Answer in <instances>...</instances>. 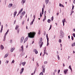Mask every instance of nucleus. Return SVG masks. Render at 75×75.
I'll list each match as a JSON object with an SVG mask.
<instances>
[{"mask_svg":"<svg viewBox=\"0 0 75 75\" xmlns=\"http://www.w3.org/2000/svg\"><path fill=\"white\" fill-rule=\"evenodd\" d=\"M35 34H36V33H35V32L32 33L31 32H30L29 33H28V36H27L26 38L24 40L23 42L24 44V43H25V42L26 41H27L28 37H29V38H34Z\"/></svg>","mask_w":75,"mask_h":75,"instance_id":"nucleus-1","label":"nucleus"},{"mask_svg":"<svg viewBox=\"0 0 75 75\" xmlns=\"http://www.w3.org/2000/svg\"><path fill=\"white\" fill-rule=\"evenodd\" d=\"M39 44L40 45V48H41V47H42V45L44 44L43 42H42V38H40V41L39 42Z\"/></svg>","mask_w":75,"mask_h":75,"instance_id":"nucleus-2","label":"nucleus"},{"mask_svg":"<svg viewBox=\"0 0 75 75\" xmlns=\"http://www.w3.org/2000/svg\"><path fill=\"white\" fill-rule=\"evenodd\" d=\"M21 49H19V51L20 52H21V51L22 52H24V47H23V45H22L21 46Z\"/></svg>","mask_w":75,"mask_h":75,"instance_id":"nucleus-3","label":"nucleus"},{"mask_svg":"<svg viewBox=\"0 0 75 75\" xmlns=\"http://www.w3.org/2000/svg\"><path fill=\"white\" fill-rule=\"evenodd\" d=\"M46 38L47 40V46H48V45H49V43L48 42V41H49V38H48V34H46Z\"/></svg>","mask_w":75,"mask_h":75,"instance_id":"nucleus-4","label":"nucleus"},{"mask_svg":"<svg viewBox=\"0 0 75 75\" xmlns=\"http://www.w3.org/2000/svg\"><path fill=\"white\" fill-rule=\"evenodd\" d=\"M24 70V68H22L21 70V72H20V74L21 75V74H23V72Z\"/></svg>","mask_w":75,"mask_h":75,"instance_id":"nucleus-5","label":"nucleus"},{"mask_svg":"<svg viewBox=\"0 0 75 75\" xmlns=\"http://www.w3.org/2000/svg\"><path fill=\"white\" fill-rule=\"evenodd\" d=\"M60 35H64V33L63 32L62 30H61L60 31Z\"/></svg>","mask_w":75,"mask_h":75,"instance_id":"nucleus-6","label":"nucleus"},{"mask_svg":"<svg viewBox=\"0 0 75 75\" xmlns=\"http://www.w3.org/2000/svg\"><path fill=\"white\" fill-rule=\"evenodd\" d=\"M26 1V0H22L21 1V3L22 4V5H24V4L25 3V1Z\"/></svg>","mask_w":75,"mask_h":75,"instance_id":"nucleus-7","label":"nucleus"},{"mask_svg":"<svg viewBox=\"0 0 75 75\" xmlns=\"http://www.w3.org/2000/svg\"><path fill=\"white\" fill-rule=\"evenodd\" d=\"M64 37V35H60L59 36V38H60L61 39H62V38H63Z\"/></svg>","mask_w":75,"mask_h":75,"instance_id":"nucleus-8","label":"nucleus"},{"mask_svg":"<svg viewBox=\"0 0 75 75\" xmlns=\"http://www.w3.org/2000/svg\"><path fill=\"white\" fill-rule=\"evenodd\" d=\"M24 36H22L21 38V43L23 42V41H24Z\"/></svg>","mask_w":75,"mask_h":75,"instance_id":"nucleus-9","label":"nucleus"},{"mask_svg":"<svg viewBox=\"0 0 75 75\" xmlns=\"http://www.w3.org/2000/svg\"><path fill=\"white\" fill-rule=\"evenodd\" d=\"M33 52H34L36 54H38V51L36 49H34Z\"/></svg>","mask_w":75,"mask_h":75,"instance_id":"nucleus-10","label":"nucleus"},{"mask_svg":"<svg viewBox=\"0 0 75 75\" xmlns=\"http://www.w3.org/2000/svg\"><path fill=\"white\" fill-rule=\"evenodd\" d=\"M15 50V48L14 47H13V48H11L10 49L11 52H13L14 50Z\"/></svg>","mask_w":75,"mask_h":75,"instance_id":"nucleus-11","label":"nucleus"},{"mask_svg":"<svg viewBox=\"0 0 75 75\" xmlns=\"http://www.w3.org/2000/svg\"><path fill=\"white\" fill-rule=\"evenodd\" d=\"M12 6H13V4H10L8 5V7H9V8H10Z\"/></svg>","mask_w":75,"mask_h":75,"instance_id":"nucleus-12","label":"nucleus"},{"mask_svg":"<svg viewBox=\"0 0 75 75\" xmlns=\"http://www.w3.org/2000/svg\"><path fill=\"white\" fill-rule=\"evenodd\" d=\"M68 71V69H66L64 70V74H67V72Z\"/></svg>","mask_w":75,"mask_h":75,"instance_id":"nucleus-13","label":"nucleus"},{"mask_svg":"<svg viewBox=\"0 0 75 75\" xmlns=\"http://www.w3.org/2000/svg\"><path fill=\"white\" fill-rule=\"evenodd\" d=\"M66 21H65V19H64V20H63L62 21V22L63 24V26H64V25H65L64 24V22H65Z\"/></svg>","mask_w":75,"mask_h":75,"instance_id":"nucleus-14","label":"nucleus"},{"mask_svg":"<svg viewBox=\"0 0 75 75\" xmlns=\"http://www.w3.org/2000/svg\"><path fill=\"white\" fill-rule=\"evenodd\" d=\"M34 19H33V21L30 22V25H33V23H34Z\"/></svg>","mask_w":75,"mask_h":75,"instance_id":"nucleus-15","label":"nucleus"},{"mask_svg":"<svg viewBox=\"0 0 75 75\" xmlns=\"http://www.w3.org/2000/svg\"><path fill=\"white\" fill-rule=\"evenodd\" d=\"M8 31H9V29H8L7 30V31L6 32L5 35H4L5 36H6L7 35V34H8Z\"/></svg>","mask_w":75,"mask_h":75,"instance_id":"nucleus-16","label":"nucleus"},{"mask_svg":"<svg viewBox=\"0 0 75 75\" xmlns=\"http://www.w3.org/2000/svg\"><path fill=\"white\" fill-rule=\"evenodd\" d=\"M23 8H22L21 10L19 11L18 14H20V13H21L22 11H23Z\"/></svg>","mask_w":75,"mask_h":75,"instance_id":"nucleus-17","label":"nucleus"},{"mask_svg":"<svg viewBox=\"0 0 75 75\" xmlns=\"http://www.w3.org/2000/svg\"><path fill=\"white\" fill-rule=\"evenodd\" d=\"M59 7H64V6L63 4H61L60 3L59 4Z\"/></svg>","mask_w":75,"mask_h":75,"instance_id":"nucleus-18","label":"nucleus"},{"mask_svg":"<svg viewBox=\"0 0 75 75\" xmlns=\"http://www.w3.org/2000/svg\"><path fill=\"white\" fill-rule=\"evenodd\" d=\"M45 3L47 4L49 3V0H45Z\"/></svg>","mask_w":75,"mask_h":75,"instance_id":"nucleus-19","label":"nucleus"},{"mask_svg":"<svg viewBox=\"0 0 75 75\" xmlns=\"http://www.w3.org/2000/svg\"><path fill=\"white\" fill-rule=\"evenodd\" d=\"M1 50H2L4 49V47H3V45H1Z\"/></svg>","mask_w":75,"mask_h":75,"instance_id":"nucleus-20","label":"nucleus"},{"mask_svg":"<svg viewBox=\"0 0 75 75\" xmlns=\"http://www.w3.org/2000/svg\"><path fill=\"white\" fill-rule=\"evenodd\" d=\"M3 25H1V32H2V31H3Z\"/></svg>","mask_w":75,"mask_h":75,"instance_id":"nucleus-21","label":"nucleus"},{"mask_svg":"<svg viewBox=\"0 0 75 75\" xmlns=\"http://www.w3.org/2000/svg\"><path fill=\"white\" fill-rule=\"evenodd\" d=\"M8 55V53H7L4 56V58H6Z\"/></svg>","mask_w":75,"mask_h":75,"instance_id":"nucleus-22","label":"nucleus"},{"mask_svg":"<svg viewBox=\"0 0 75 75\" xmlns=\"http://www.w3.org/2000/svg\"><path fill=\"white\" fill-rule=\"evenodd\" d=\"M25 63H26V62H25L22 63V64L23 66H24L25 65Z\"/></svg>","mask_w":75,"mask_h":75,"instance_id":"nucleus-23","label":"nucleus"},{"mask_svg":"<svg viewBox=\"0 0 75 75\" xmlns=\"http://www.w3.org/2000/svg\"><path fill=\"white\" fill-rule=\"evenodd\" d=\"M16 7V5H14L12 7V8L13 9L15 8Z\"/></svg>","mask_w":75,"mask_h":75,"instance_id":"nucleus-24","label":"nucleus"},{"mask_svg":"<svg viewBox=\"0 0 75 75\" xmlns=\"http://www.w3.org/2000/svg\"><path fill=\"white\" fill-rule=\"evenodd\" d=\"M24 54H25L24 52H22L21 53V54L22 56H23V55H24Z\"/></svg>","mask_w":75,"mask_h":75,"instance_id":"nucleus-25","label":"nucleus"},{"mask_svg":"<svg viewBox=\"0 0 75 75\" xmlns=\"http://www.w3.org/2000/svg\"><path fill=\"white\" fill-rule=\"evenodd\" d=\"M19 27V26L18 25H16L15 28V30H17V28Z\"/></svg>","mask_w":75,"mask_h":75,"instance_id":"nucleus-26","label":"nucleus"},{"mask_svg":"<svg viewBox=\"0 0 75 75\" xmlns=\"http://www.w3.org/2000/svg\"><path fill=\"white\" fill-rule=\"evenodd\" d=\"M69 69H71V72H72V68H71V65H70L69 67Z\"/></svg>","mask_w":75,"mask_h":75,"instance_id":"nucleus-27","label":"nucleus"},{"mask_svg":"<svg viewBox=\"0 0 75 75\" xmlns=\"http://www.w3.org/2000/svg\"><path fill=\"white\" fill-rule=\"evenodd\" d=\"M22 15L23 16H24V14H25V11H24L23 12H22Z\"/></svg>","mask_w":75,"mask_h":75,"instance_id":"nucleus-28","label":"nucleus"},{"mask_svg":"<svg viewBox=\"0 0 75 75\" xmlns=\"http://www.w3.org/2000/svg\"><path fill=\"white\" fill-rule=\"evenodd\" d=\"M74 46H75V42H74L73 44H71V46L74 47Z\"/></svg>","mask_w":75,"mask_h":75,"instance_id":"nucleus-29","label":"nucleus"},{"mask_svg":"<svg viewBox=\"0 0 75 75\" xmlns=\"http://www.w3.org/2000/svg\"><path fill=\"white\" fill-rule=\"evenodd\" d=\"M6 36H4V39L3 40V41H5L6 40Z\"/></svg>","mask_w":75,"mask_h":75,"instance_id":"nucleus-30","label":"nucleus"},{"mask_svg":"<svg viewBox=\"0 0 75 75\" xmlns=\"http://www.w3.org/2000/svg\"><path fill=\"white\" fill-rule=\"evenodd\" d=\"M44 67H45V66H43V65L42 66V68H43V70L44 71H45V68Z\"/></svg>","mask_w":75,"mask_h":75,"instance_id":"nucleus-31","label":"nucleus"},{"mask_svg":"<svg viewBox=\"0 0 75 75\" xmlns=\"http://www.w3.org/2000/svg\"><path fill=\"white\" fill-rule=\"evenodd\" d=\"M47 22L49 23H50L51 22V20L48 19L47 21Z\"/></svg>","mask_w":75,"mask_h":75,"instance_id":"nucleus-32","label":"nucleus"},{"mask_svg":"<svg viewBox=\"0 0 75 75\" xmlns=\"http://www.w3.org/2000/svg\"><path fill=\"white\" fill-rule=\"evenodd\" d=\"M42 14H44V8H42Z\"/></svg>","mask_w":75,"mask_h":75,"instance_id":"nucleus-33","label":"nucleus"},{"mask_svg":"<svg viewBox=\"0 0 75 75\" xmlns=\"http://www.w3.org/2000/svg\"><path fill=\"white\" fill-rule=\"evenodd\" d=\"M47 53V50H44V54H46Z\"/></svg>","mask_w":75,"mask_h":75,"instance_id":"nucleus-34","label":"nucleus"},{"mask_svg":"<svg viewBox=\"0 0 75 75\" xmlns=\"http://www.w3.org/2000/svg\"><path fill=\"white\" fill-rule=\"evenodd\" d=\"M57 57L58 60H60V59H59L60 58H59V55H57Z\"/></svg>","mask_w":75,"mask_h":75,"instance_id":"nucleus-35","label":"nucleus"},{"mask_svg":"<svg viewBox=\"0 0 75 75\" xmlns=\"http://www.w3.org/2000/svg\"><path fill=\"white\" fill-rule=\"evenodd\" d=\"M59 43H61V42H62V40L61 39H59Z\"/></svg>","mask_w":75,"mask_h":75,"instance_id":"nucleus-36","label":"nucleus"},{"mask_svg":"<svg viewBox=\"0 0 75 75\" xmlns=\"http://www.w3.org/2000/svg\"><path fill=\"white\" fill-rule=\"evenodd\" d=\"M36 65L37 67H39V65H38V62H36Z\"/></svg>","mask_w":75,"mask_h":75,"instance_id":"nucleus-37","label":"nucleus"},{"mask_svg":"<svg viewBox=\"0 0 75 75\" xmlns=\"http://www.w3.org/2000/svg\"><path fill=\"white\" fill-rule=\"evenodd\" d=\"M42 13L41 12H40V17H42Z\"/></svg>","mask_w":75,"mask_h":75,"instance_id":"nucleus-38","label":"nucleus"},{"mask_svg":"<svg viewBox=\"0 0 75 75\" xmlns=\"http://www.w3.org/2000/svg\"><path fill=\"white\" fill-rule=\"evenodd\" d=\"M47 63H48V62H47V61H45V62H44V64H47Z\"/></svg>","mask_w":75,"mask_h":75,"instance_id":"nucleus-39","label":"nucleus"},{"mask_svg":"<svg viewBox=\"0 0 75 75\" xmlns=\"http://www.w3.org/2000/svg\"><path fill=\"white\" fill-rule=\"evenodd\" d=\"M19 31H20V29H18L17 30V32L18 34L19 33Z\"/></svg>","mask_w":75,"mask_h":75,"instance_id":"nucleus-40","label":"nucleus"},{"mask_svg":"<svg viewBox=\"0 0 75 75\" xmlns=\"http://www.w3.org/2000/svg\"><path fill=\"white\" fill-rule=\"evenodd\" d=\"M17 11H16L14 13V15H16V14H17Z\"/></svg>","mask_w":75,"mask_h":75,"instance_id":"nucleus-41","label":"nucleus"},{"mask_svg":"<svg viewBox=\"0 0 75 75\" xmlns=\"http://www.w3.org/2000/svg\"><path fill=\"white\" fill-rule=\"evenodd\" d=\"M74 6L72 4V10H74Z\"/></svg>","mask_w":75,"mask_h":75,"instance_id":"nucleus-42","label":"nucleus"},{"mask_svg":"<svg viewBox=\"0 0 75 75\" xmlns=\"http://www.w3.org/2000/svg\"><path fill=\"white\" fill-rule=\"evenodd\" d=\"M51 20L52 21H53V20H54V16H52V18H51Z\"/></svg>","mask_w":75,"mask_h":75,"instance_id":"nucleus-43","label":"nucleus"},{"mask_svg":"<svg viewBox=\"0 0 75 75\" xmlns=\"http://www.w3.org/2000/svg\"><path fill=\"white\" fill-rule=\"evenodd\" d=\"M22 18H23V16H21L20 18V20H21Z\"/></svg>","mask_w":75,"mask_h":75,"instance_id":"nucleus-44","label":"nucleus"},{"mask_svg":"<svg viewBox=\"0 0 75 75\" xmlns=\"http://www.w3.org/2000/svg\"><path fill=\"white\" fill-rule=\"evenodd\" d=\"M39 75H43V73H42V72H41Z\"/></svg>","mask_w":75,"mask_h":75,"instance_id":"nucleus-45","label":"nucleus"},{"mask_svg":"<svg viewBox=\"0 0 75 75\" xmlns=\"http://www.w3.org/2000/svg\"><path fill=\"white\" fill-rule=\"evenodd\" d=\"M48 12L49 13H50L51 12V9H50L48 10Z\"/></svg>","mask_w":75,"mask_h":75,"instance_id":"nucleus-46","label":"nucleus"},{"mask_svg":"<svg viewBox=\"0 0 75 75\" xmlns=\"http://www.w3.org/2000/svg\"><path fill=\"white\" fill-rule=\"evenodd\" d=\"M24 22H25V21H23L22 23V25H24Z\"/></svg>","mask_w":75,"mask_h":75,"instance_id":"nucleus-47","label":"nucleus"},{"mask_svg":"<svg viewBox=\"0 0 75 75\" xmlns=\"http://www.w3.org/2000/svg\"><path fill=\"white\" fill-rule=\"evenodd\" d=\"M33 17H34V19H33V20H34V21L35 20V15H34L33 16Z\"/></svg>","mask_w":75,"mask_h":75,"instance_id":"nucleus-48","label":"nucleus"},{"mask_svg":"<svg viewBox=\"0 0 75 75\" xmlns=\"http://www.w3.org/2000/svg\"><path fill=\"white\" fill-rule=\"evenodd\" d=\"M71 39L72 40H74V37L72 36H71Z\"/></svg>","mask_w":75,"mask_h":75,"instance_id":"nucleus-49","label":"nucleus"},{"mask_svg":"<svg viewBox=\"0 0 75 75\" xmlns=\"http://www.w3.org/2000/svg\"><path fill=\"white\" fill-rule=\"evenodd\" d=\"M46 34V33L45 32V31H44V35H45Z\"/></svg>","mask_w":75,"mask_h":75,"instance_id":"nucleus-50","label":"nucleus"},{"mask_svg":"<svg viewBox=\"0 0 75 75\" xmlns=\"http://www.w3.org/2000/svg\"><path fill=\"white\" fill-rule=\"evenodd\" d=\"M40 30H39V32L38 33V34H40Z\"/></svg>","mask_w":75,"mask_h":75,"instance_id":"nucleus-51","label":"nucleus"},{"mask_svg":"<svg viewBox=\"0 0 75 75\" xmlns=\"http://www.w3.org/2000/svg\"><path fill=\"white\" fill-rule=\"evenodd\" d=\"M6 62L7 63V64H8V61L6 60Z\"/></svg>","mask_w":75,"mask_h":75,"instance_id":"nucleus-52","label":"nucleus"},{"mask_svg":"<svg viewBox=\"0 0 75 75\" xmlns=\"http://www.w3.org/2000/svg\"><path fill=\"white\" fill-rule=\"evenodd\" d=\"M71 58V57L70 56L68 57V60H69V58Z\"/></svg>","mask_w":75,"mask_h":75,"instance_id":"nucleus-53","label":"nucleus"},{"mask_svg":"<svg viewBox=\"0 0 75 75\" xmlns=\"http://www.w3.org/2000/svg\"><path fill=\"white\" fill-rule=\"evenodd\" d=\"M13 41L12 40H10V43H12V42Z\"/></svg>","mask_w":75,"mask_h":75,"instance_id":"nucleus-54","label":"nucleus"},{"mask_svg":"<svg viewBox=\"0 0 75 75\" xmlns=\"http://www.w3.org/2000/svg\"><path fill=\"white\" fill-rule=\"evenodd\" d=\"M14 63V60H13L12 62V63Z\"/></svg>","mask_w":75,"mask_h":75,"instance_id":"nucleus-55","label":"nucleus"},{"mask_svg":"<svg viewBox=\"0 0 75 75\" xmlns=\"http://www.w3.org/2000/svg\"><path fill=\"white\" fill-rule=\"evenodd\" d=\"M60 72V70H59L58 71V74H59V73Z\"/></svg>","mask_w":75,"mask_h":75,"instance_id":"nucleus-56","label":"nucleus"},{"mask_svg":"<svg viewBox=\"0 0 75 75\" xmlns=\"http://www.w3.org/2000/svg\"><path fill=\"white\" fill-rule=\"evenodd\" d=\"M37 71V68H35V70L34 71H35L36 72V71Z\"/></svg>","mask_w":75,"mask_h":75,"instance_id":"nucleus-57","label":"nucleus"},{"mask_svg":"<svg viewBox=\"0 0 75 75\" xmlns=\"http://www.w3.org/2000/svg\"><path fill=\"white\" fill-rule=\"evenodd\" d=\"M46 50V47H45L44 48V50Z\"/></svg>","mask_w":75,"mask_h":75,"instance_id":"nucleus-58","label":"nucleus"},{"mask_svg":"<svg viewBox=\"0 0 75 75\" xmlns=\"http://www.w3.org/2000/svg\"><path fill=\"white\" fill-rule=\"evenodd\" d=\"M45 18H44L43 19V21H45Z\"/></svg>","mask_w":75,"mask_h":75,"instance_id":"nucleus-59","label":"nucleus"},{"mask_svg":"<svg viewBox=\"0 0 75 75\" xmlns=\"http://www.w3.org/2000/svg\"><path fill=\"white\" fill-rule=\"evenodd\" d=\"M72 14V11H71V13L70 14V16H71Z\"/></svg>","mask_w":75,"mask_h":75,"instance_id":"nucleus-60","label":"nucleus"},{"mask_svg":"<svg viewBox=\"0 0 75 75\" xmlns=\"http://www.w3.org/2000/svg\"><path fill=\"white\" fill-rule=\"evenodd\" d=\"M59 15V13H57V16H58Z\"/></svg>","mask_w":75,"mask_h":75,"instance_id":"nucleus-61","label":"nucleus"},{"mask_svg":"<svg viewBox=\"0 0 75 75\" xmlns=\"http://www.w3.org/2000/svg\"><path fill=\"white\" fill-rule=\"evenodd\" d=\"M55 35L54 37V39H55Z\"/></svg>","mask_w":75,"mask_h":75,"instance_id":"nucleus-62","label":"nucleus"},{"mask_svg":"<svg viewBox=\"0 0 75 75\" xmlns=\"http://www.w3.org/2000/svg\"><path fill=\"white\" fill-rule=\"evenodd\" d=\"M73 3L75 4V0H74V1H73Z\"/></svg>","mask_w":75,"mask_h":75,"instance_id":"nucleus-63","label":"nucleus"},{"mask_svg":"<svg viewBox=\"0 0 75 75\" xmlns=\"http://www.w3.org/2000/svg\"><path fill=\"white\" fill-rule=\"evenodd\" d=\"M73 30H74V31H75V28H74L73 29Z\"/></svg>","mask_w":75,"mask_h":75,"instance_id":"nucleus-64","label":"nucleus"}]
</instances>
